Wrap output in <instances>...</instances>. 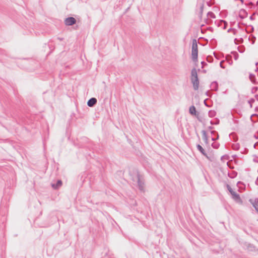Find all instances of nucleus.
<instances>
[{"label": "nucleus", "instance_id": "nucleus-45", "mask_svg": "<svg viewBox=\"0 0 258 258\" xmlns=\"http://www.w3.org/2000/svg\"><path fill=\"white\" fill-rule=\"evenodd\" d=\"M232 30L234 31L235 30L233 29H232V28H230V29H228V32H230Z\"/></svg>", "mask_w": 258, "mask_h": 258}, {"label": "nucleus", "instance_id": "nucleus-50", "mask_svg": "<svg viewBox=\"0 0 258 258\" xmlns=\"http://www.w3.org/2000/svg\"><path fill=\"white\" fill-rule=\"evenodd\" d=\"M255 110L256 111H258V107H256L255 108Z\"/></svg>", "mask_w": 258, "mask_h": 258}, {"label": "nucleus", "instance_id": "nucleus-58", "mask_svg": "<svg viewBox=\"0 0 258 258\" xmlns=\"http://www.w3.org/2000/svg\"><path fill=\"white\" fill-rule=\"evenodd\" d=\"M204 26V24H203V25H201V27H203V26Z\"/></svg>", "mask_w": 258, "mask_h": 258}, {"label": "nucleus", "instance_id": "nucleus-47", "mask_svg": "<svg viewBox=\"0 0 258 258\" xmlns=\"http://www.w3.org/2000/svg\"><path fill=\"white\" fill-rule=\"evenodd\" d=\"M255 98H256V99L258 101V95L256 94L255 95Z\"/></svg>", "mask_w": 258, "mask_h": 258}, {"label": "nucleus", "instance_id": "nucleus-60", "mask_svg": "<svg viewBox=\"0 0 258 258\" xmlns=\"http://www.w3.org/2000/svg\"><path fill=\"white\" fill-rule=\"evenodd\" d=\"M253 147H254V148H255L256 145H254Z\"/></svg>", "mask_w": 258, "mask_h": 258}, {"label": "nucleus", "instance_id": "nucleus-29", "mask_svg": "<svg viewBox=\"0 0 258 258\" xmlns=\"http://www.w3.org/2000/svg\"><path fill=\"white\" fill-rule=\"evenodd\" d=\"M219 122H220V120L219 119H217V120L215 122H213L212 121H210V123L212 125L213 124L217 125L219 123Z\"/></svg>", "mask_w": 258, "mask_h": 258}, {"label": "nucleus", "instance_id": "nucleus-8", "mask_svg": "<svg viewBox=\"0 0 258 258\" xmlns=\"http://www.w3.org/2000/svg\"><path fill=\"white\" fill-rule=\"evenodd\" d=\"M191 83L193 85V88L195 90H198L199 87V80L197 78L193 81H191Z\"/></svg>", "mask_w": 258, "mask_h": 258}, {"label": "nucleus", "instance_id": "nucleus-15", "mask_svg": "<svg viewBox=\"0 0 258 258\" xmlns=\"http://www.w3.org/2000/svg\"><path fill=\"white\" fill-rule=\"evenodd\" d=\"M204 4H202L201 5H200V12L199 13V18L200 19H202V15H203V10H204Z\"/></svg>", "mask_w": 258, "mask_h": 258}, {"label": "nucleus", "instance_id": "nucleus-36", "mask_svg": "<svg viewBox=\"0 0 258 258\" xmlns=\"http://www.w3.org/2000/svg\"><path fill=\"white\" fill-rule=\"evenodd\" d=\"M254 138L255 139H258V131L256 132V133L255 135H254Z\"/></svg>", "mask_w": 258, "mask_h": 258}, {"label": "nucleus", "instance_id": "nucleus-31", "mask_svg": "<svg viewBox=\"0 0 258 258\" xmlns=\"http://www.w3.org/2000/svg\"><path fill=\"white\" fill-rule=\"evenodd\" d=\"M254 158L253 161L255 163H258V156L257 155H254Z\"/></svg>", "mask_w": 258, "mask_h": 258}, {"label": "nucleus", "instance_id": "nucleus-61", "mask_svg": "<svg viewBox=\"0 0 258 258\" xmlns=\"http://www.w3.org/2000/svg\"><path fill=\"white\" fill-rule=\"evenodd\" d=\"M240 1H242V2L243 1V0H240Z\"/></svg>", "mask_w": 258, "mask_h": 258}, {"label": "nucleus", "instance_id": "nucleus-10", "mask_svg": "<svg viewBox=\"0 0 258 258\" xmlns=\"http://www.w3.org/2000/svg\"><path fill=\"white\" fill-rule=\"evenodd\" d=\"M189 112L192 115L196 116L197 114L198 113L197 112L196 108L194 105H192L189 107Z\"/></svg>", "mask_w": 258, "mask_h": 258}, {"label": "nucleus", "instance_id": "nucleus-40", "mask_svg": "<svg viewBox=\"0 0 258 258\" xmlns=\"http://www.w3.org/2000/svg\"><path fill=\"white\" fill-rule=\"evenodd\" d=\"M197 78V79H198V77H191V81H193V80H195Z\"/></svg>", "mask_w": 258, "mask_h": 258}, {"label": "nucleus", "instance_id": "nucleus-14", "mask_svg": "<svg viewBox=\"0 0 258 258\" xmlns=\"http://www.w3.org/2000/svg\"><path fill=\"white\" fill-rule=\"evenodd\" d=\"M202 133L203 135V139L205 143L206 144H208V136H207L206 132L205 130H203L202 131Z\"/></svg>", "mask_w": 258, "mask_h": 258}, {"label": "nucleus", "instance_id": "nucleus-19", "mask_svg": "<svg viewBox=\"0 0 258 258\" xmlns=\"http://www.w3.org/2000/svg\"><path fill=\"white\" fill-rule=\"evenodd\" d=\"M191 77H198L197 74V71L196 68H194L191 70Z\"/></svg>", "mask_w": 258, "mask_h": 258}, {"label": "nucleus", "instance_id": "nucleus-27", "mask_svg": "<svg viewBox=\"0 0 258 258\" xmlns=\"http://www.w3.org/2000/svg\"><path fill=\"white\" fill-rule=\"evenodd\" d=\"M243 41V39L242 38H240V40L239 41H238L237 39V38H235L234 39V42L236 44H238L240 43H241Z\"/></svg>", "mask_w": 258, "mask_h": 258}, {"label": "nucleus", "instance_id": "nucleus-48", "mask_svg": "<svg viewBox=\"0 0 258 258\" xmlns=\"http://www.w3.org/2000/svg\"><path fill=\"white\" fill-rule=\"evenodd\" d=\"M236 146H239V145H236ZM236 150H238L239 149V147H235V148Z\"/></svg>", "mask_w": 258, "mask_h": 258}, {"label": "nucleus", "instance_id": "nucleus-17", "mask_svg": "<svg viewBox=\"0 0 258 258\" xmlns=\"http://www.w3.org/2000/svg\"><path fill=\"white\" fill-rule=\"evenodd\" d=\"M210 44L211 45L212 48H214L217 45V41L215 39L211 40Z\"/></svg>", "mask_w": 258, "mask_h": 258}, {"label": "nucleus", "instance_id": "nucleus-21", "mask_svg": "<svg viewBox=\"0 0 258 258\" xmlns=\"http://www.w3.org/2000/svg\"><path fill=\"white\" fill-rule=\"evenodd\" d=\"M222 54L220 53H216L215 52H214V56L216 58H217V59H220L221 57V55H222Z\"/></svg>", "mask_w": 258, "mask_h": 258}, {"label": "nucleus", "instance_id": "nucleus-11", "mask_svg": "<svg viewBox=\"0 0 258 258\" xmlns=\"http://www.w3.org/2000/svg\"><path fill=\"white\" fill-rule=\"evenodd\" d=\"M211 87L213 90L217 91L218 90V84L217 82H213L211 84Z\"/></svg>", "mask_w": 258, "mask_h": 258}, {"label": "nucleus", "instance_id": "nucleus-35", "mask_svg": "<svg viewBox=\"0 0 258 258\" xmlns=\"http://www.w3.org/2000/svg\"><path fill=\"white\" fill-rule=\"evenodd\" d=\"M223 61H224L223 60L221 61V62H220V67H221V68H222V69H224V68H225V67H224V66H223V64H222V63L223 62Z\"/></svg>", "mask_w": 258, "mask_h": 258}, {"label": "nucleus", "instance_id": "nucleus-53", "mask_svg": "<svg viewBox=\"0 0 258 258\" xmlns=\"http://www.w3.org/2000/svg\"><path fill=\"white\" fill-rule=\"evenodd\" d=\"M254 145H258V142L254 144Z\"/></svg>", "mask_w": 258, "mask_h": 258}, {"label": "nucleus", "instance_id": "nucleus-18", "mask_svg": "<svg viewBox=\"0 0 258 258\" xmlns=\"http://www.w3.org/2000/svg\"><path fill=\"white\" fill-rule=\"evenodd\" d=\"M249 202L250 203V204H252V206L254 207L255 206V204H256L258 206V198L255 199V200H253L251 199H250L249 200Z\"/></svg>", "mask_w": 258, "mask_h": 258}, {"label": "nucleus", "instance_id": "nucleus-34", "mask_svg": "<svg viewBox=\"0 0 258 258\" xmlns=\"http://www.w3.org/2000/svg\"><path fill=\"white\" fill-rule=\"evenodd\" d=\"M201 64H202V68H203L205 66L207 65V63L206 62L204 61L201 62Z\"/></svg>", "mask_w": 258, "mask_h": 258}, {"label": "nucleus", "instance_id": "nucleus-44", "mask_svg": "<svg viewBox=\"0 0 258 258\" xmlns=\"http://www.w3.org/2000/svg\"><path fill=\"white\" fill-rule=\"evenodd\" d=\"M255 184L258 185V177H257L256 180H255Z\"/></svg>", "mask_w": 258, "mask_h": 258}, {"label": "nucleus", "instance_id": "nucleus-4", "mask_svg": "<svg viewBox=\"0 0 258 258\" xmlns=\"http://www.w3.org/2000/svg\"><path fill=\"white\" fill-rule=\"evenodd\" d=\"M215 23H217L218 27L221 26L222 29L224 30L226 29L228 25L227 22L223 20L216 21Z\"/></svg>", "mask_w": 258, "mask_h": 258}, {"label": "nucleus", "instance_id": "nucleus-5", "mask_svg": "<svg viewBox=\"0 0 258 258\" xmlns=\"http://www.w3.org/2000/svg\"><path fill=\"white\" fill-rule=\"evenodd\" d=\"M97 102V99L94 97H92L88 100L87 102V105L89 107H93L96 104Z\"/></svg>", "mask_w": 258, "mask_h": 258}, {"label": "nucleus", "instance_id": "nucleus-3", "mask_svg": "<svg viewBox=\"0 0 258 258\" xmlns=\"http://www.w3.org/2000/svg\"><path fill=\"white\" fill-rule=\"evenodd\" d=\"M76 23V19L72 17H68L64 20V24L67 26H72Z\"/></svg>", "mask_w": 258, "mask_h": 258}, {"label": "nucleus", "instance_id": "nucleus-39", "mask_svg": "<svg viewBox=\"0 0 258 258\" xmlns=\"http://www.w3.org/2000/svg\"><path fill=\"white\" fill-rule=\"evenodd\" d=\"M199 113H197V115L196 116L197 118V119L200 121H201V119H200V118L199 117Z\"/></svg>", "mask_w": 258, "mask_h": 258}, {"label": "nucleus", "instance_id": "nucleus-56", "mask_svg": "<svg viewBox=\"0 0 258 258\" xmlns=\"http://www.w3.org/2000/svg\"><path fill=\"white\" fill-rule=\"evenodd\" d=\"M209 29H210V30H212V28L210 27Z\"/></svg>", "mask_w": 258, "mask_h": 258}, {"label": "nucleus", "instance_id": "nucleus-23", "mask_svg": "<svg viewBox=\"0 0 258 258\" xmlns=\"http://www.w3.org/2000/svg\"><path fill=\"white\" fill-rule=\"evenodd\" d=\"M207 16L212 18H215V15L212 12H209L207 13Z\"/></svg>", "mask_w": 258, "mask_h": 258}, {"label": "nucleus", "instance_id": "nucleus-24", "mask_svg": "<svg viewBox=\"0 0 258 258\" xmlns=\"http://www.w3.org/2000/svg\"><path fill=\"white\" fill-rule=\"evenodd\" d=\"M231 53L233 54L234 59L237 60L239 56L238 53L236 51H232Z\"/></svg>", "mask_w": 258, "mask_h": 258}, {"label": "nucleus", "instance_id": "nucleus-7", "mask_svg": "<svg viewBox=\"0 0 258 258\" xmlns=\"http://www.w3.org/2000/svg\"><path fill=\"white\" fill-rule=\"evenodd\" d=\"M247 13L245 10L242 9L239 11V17L241 19H244L245 18L247 17Z\"/></svg>", "mask_w": 258, "mask_h": 258}, {"label": "nucleus", "instance_id": "nucleus-55", "mask_svg": "<svg viewBox=\"0 0 258 258\" xmlns=\"http://www.w3.org/2000/svg\"><path fill=\"white\" fill-rule=\"evenodd\" d=\"M209 29H210V30H212V28L210 27Z\"/></svg>", "mask_w": 258, "mask_h": 258}, {"label": "nucleus", "instance_id": "nucleus-33", "mask_svg": "<svg viewBox=\"0 0 258 258\" xmlns=\"http://www.w3.org/2000/svg\"><path fill=\"white\" fill-rule=\"evenodd\" d=\"M206 95L207 96L211 97V95H212V93H211V92H210L209 91H207L206 92Z\"/></svg>", "mask_w": 258, "mask_h": 258}, {"label": "nucleus", "instance_id": "nucleus-30", "mask_svg": "<svg viewBox=\"0 0 258 258\" xmlns=\"http://www.w3.org/2000/svg\"><path fill=\"white\" fill-rule=\"evenodd\" d=\"M257 87H254L251 89L252 93H255L257 91Z\"/></svg>", "mask_w": 258, "mask_h": 258}, {"label": "nucleus", "instance_id": "nucleus-41", "mask_svg": "<svg viewBox=\"0 0 258 258\" xmlns=\"http://www.w3.org/2000/svg\"><path fill=\"white\" fill-rule=\"evenodd\" d=\"M207 99H205V100H204V104H205V105L206 106L210 107L209 105H208L207 104V103H206V101H207Z\"/></svg>", "mask_w": 258, "mask_h": 258}, {"label": "nucleus", "instance_id": "nucleus-38", "mask_svg": "<svg viewBox=\"0 0 258 258\" xmlns=\"http://www.w3.org/2000/svg\"><path fill=\"white\" fill-rule=\"evenodd\" d=\"M199 113H197V115L196 116L197 118V119L200 121H201V119H200V118L199 117Z\"/></svg>", "mask_w": 258, "mask_h": 258}, {"label": "nucleus", "instance_id": "nucleus-26", "mask_svg": "<svg viewBox=\"0 0 258 258\" xmlns=\"http://www.w3.org/2000/svg\"><path fill=\"white\" fill-rule=\"evenodd\" d=\"M220 144L218 143H212V146L214 149H218L219 147Z\"/></svg>", "mask_w": 258, "mask_h": 258}, {"label": "nucleus", "instance_id": "nucleus-2", "mask_svg": "<svg viewBox=\"0 0 258 258\" xmlns=\"http://www.w3.org/2000/svg\"><path fill=\"white\" fill-rule=\"evenodd\" d=\"M191 57L194 62L198 61V47L197 40L194 39L192 42Z\"/></svg>", "mask_w": 258, "mask_h": 258}, {"label": "nucleus", "instance_id": "nucleus-20", "mask_svg": "<svg viewBox=\"0 0 258 258\" xmlns=\"http://www.w3.org/2000/svg\"><path fill=\"white\" fill-rule=\"evenodd\" d=\"M216 114V112L214 110H210L208 112V115L210 117H214Z\"/></svg>", "mask_w": 258, "mask_h": 258}, {"label": "nucleus", "instance_id": "nucleus-42", "mask_svg": "<svg viewBox=\"0 0 258 258\" xmlns=\"http://www.w3.org/2000/svg\"><path fill=\"white\" fill-rule=\"evenodd\" d=\"M209 21H210V20L209 19H205L206 23L208 24Z\"/></svg>", "mask_w": 258, "mask_h": 258}, {"label": "nucleus", "instance_id": "nucleus-28", "mask_svg": "<svg viewBox=\"0 0 258 258\" xmlns=\"http://www.w3.org/2000/svg\"><path fill=\"white\" fill-rule=\"evenodd\" d=\"M238 50L240 53H242L244 51V47H238Z\"/></svg>", "mask_w": 258, "mask_h": 258}, {"label": "nucleus", "instance_id": "nucleus-22", "mask_svg": "<svg viewBox=\"0 0 258 258\" xmlns=\"http://www.w3.org/2000/svg\"><path fill=\"white\" fill-rule=\"evenodd\" d=\"M206 60L209 62H212L213 61V57L211 55H208L207 56Z\"/></svg>", "mask_w": 258, "mask_h": 258}, {"label": "nucleus", "instance_id": "nucleus-37", "mask_svg": "<svg viewBox=\"0 0 258 258\" xmlns=\"http://www.w3.org/2000/svg\"><path fill=\"white\" fill-rule=\"evenodd\" d=\"M255 206H256V207L255 206H254V208L255 209V211L258 212V206L255 204Z\"/></svg>", "mask_w": 258, "mask_h": 258}, {"label": "nucleus", "instance_id": "nucleus-6", "mask_svg": "<svg viewBox=\"0 0 258 258\" xmlns=\"http://www.w3.org/2000/svg\"><path fill=\"white\" fill-rule=\"evenodd\" d=\"M51 185L53 189H57L62 185V181L60 179L57 180L56 183H52Z\"/></svg>", "mask_w": 258, "mask_h": 258}, {"label": "nucleus", "instance_id": "nucleus-49", "mask_svg": "<svg viewBox=\"0 0 258 258\" xmlns=\"http://www.w3.org/2000/svg\"><path fill=\"white\" fill-rule=\"evenodd\" d=\"M236 146H239V145H236ZM236 150H238L239 149V147H235V148Z\"/></svg>", "mask_w": 258, "mask_h": 258}, {"label": "nucleus", "instance_id": "nucleus-32", "mask_svg": "<svg viewBox=\"0 0 258 258\" xmlns=\"http://www.w3.org/2000/svg\"><path fill=\"white\" fill-rule=\"evenodd\" d=\"M227 189L228 190V191L230 192V193H232V192L233 191V189H232V188L230 187V185H227Z\"/></svg>", "mask_w": 258, "mask_h": 258}, {"label": "nucleus", "instance_id": "nucleus-54", "mask_svg": "<svg viewBox=\"0 0 258 258\" xmlns=\"http://www.w3.org/2000/svg\"><path fill=\"white\" fill-rule=\"evenodd\" d=\"M250 19H251V20L253 19L252 16L250 17Z\"/></svg>", "mask_w": 258, "mask_h": 258}, {"label": "nucleus", "instance_id": "nucleus-12", "mask_svg": "<svg viewBox=\"0 0 258 258\" xmlns=\"http://www.w3.org/2000/svg\"><path fill=\"white\" fill-rule=\"evenodd\" d=\"M231 195L232 196V198L235 201H238L240 200V197L239 194H237L236 192L233 191L232 193H231Z\"/></svg>", "mask_w": 258, "mask_h": 258}, {"label": "nucleus", "instance_id": "nucleus-1", "mask_svg": "<svg viewBox=\"0 0 258 258\" xmlns=\"http://www.w3.org/2000/svg\"><path fill=\"white\" fill-rule=\"evenodd\" d=\"M134 175L130 173L132 180L133 181V184L137 185L139 189L141 191H144V179L142 175H141L138 171L135 170L134 171Z\"/></svg>", "mask_w": 258, "mask_h": 258}, {"label": "nucleus", "instance_id": "nucleus-52", "mask_svg": "<svg viewBox=\"0 0 258 258\" xmlns=\"http://www.w3.org/2000/svg\"><path fill=\"white\" fill-rule=\"evenodd\" d=\"M203 73H206V70H204L203 71Z\"/></svg>", "mask_w": 258, "mask_h": 258}, {"label": "nucleus", "instance_id": "nucleus-9", "mask_svg": "<svg viewBox=\"0 0 258 258\" xmlns=\"http://www.w3.org/2000/svg\"><path fill=\"white\" fill-rule=\"evenodd\" d=\"M197 148L198 151H199L202 155H203L204 156L208 158V156L207 153H206L205 151L200 144L197 145Z\"/></svg>", "mask_w": 258, "mask_h": 258}, {"label": "nucleus", "instance_id": "nucleus-51", "mask_svg": "<svg viewBox=\"0 0 258 258\" xmlns=\"http://www.w3.org/2000/svg\"><path fill=\"white\" fill-rule=\"evenodd\" d=\"M58 39L59 40H60V41H61V40H63V38H58Z\"/></svg>", "mask_w": 258, "mask_h": 258}, {"label": "nucleus", "instance_id": "nucleus-25", "mask_svg": "<svg viewBox=\"0 0 258 258\" xmlns=\"http://www.w3.org/2000/svg\"><path fill=\"white\" fill-rule=\"evenodd\" d=\"M254 101H255V100H254V99H253V98H251V99H250L248 101V103H249V105H250V108H252V103H253V102H254Z\"/></svg>", "mask_w": 258, "mask_h": 258}, {"label": "nucleus", "instance_id": "nucleus-43", "mask_svg": "<svg viewBox=\"0 0 258 258\" xmlns=\"http://www.w3.org/2000/svg\"><path fill=\"white\" fill-rule=\"evenodd\" d=\"M252 116H257V117H258V114H253L251 115V117H252Z\"/></svg>", "mask_w": 258, "mask_h": 258}, {"label": "nucleus", "instance_id": "nucleus-57", "mask_svg": "<svg viewBox=\"0 0 258 258\" xmlns=\"http://www.w3.org/2000/svg\"><path fill=\"white\" fill-rule=\"evenodd\" d=\"M257 64H258V62H256V63H255V65L256 66V65H257Z\"/></svg>", "mask_w": 258, "mask_h": 258}, {"label": "nucleus", "instance_id": "nucleus-13", "mask_svg": "<svg viewBox=\"0 0 258 258\" xmlns=\"http://www.w3.org/2000/svg\"><path fill=\"white\" fill-rule=\"evenodd\" d=\"M211 134L215 136L216 137H213L212 138V140L213 141H215L217 140H218L219 139V135H218V133H217V132H216V131H212L211 132Z\"/></svg>", "mask_w": 258, "mask_h": 258}, {"label": "nucleus", "instance_id": "nucleus-16", "mask_svg": "<svg viewBox=\"0 0 258 258\" xmlns=\"http://www.w3.org/2000/svg\"><path fill=\"white\" fill-rule=\"evenodd\" d=\"M249 78L250 79V80L254 84H255L256 83V79H255V76L253 74H249Z\"/></svg>", "mask_w": 258, "mask_h": 258}, {"label": "nucleus", "instance_id": "nucleus-59", "mask_svg": "<svg viewBox=\"0 0 258 258\" xmlns=\"http://www.w3.org/2000/svg\"><path fill=\"white\" fill-rule=\"evenodd\" d=\"M258 71V68H256V71Z\"/></svg>", "mask_w": 258, "mask_h": 258}, {"label": "nucleus", "instance_id": "nucleus-46", "mask_svg": "<svg viewBox=\"0 0 258 258\" xmlns=\"http://www.w3.org/2000/svg\"><path fill=\"white\" fill-rule=\"evenodd\" d=\"M209 130H212L213 128V127L212 126H210L208 127Z\"/></svg>", "mask_w": 258, "mask_h": 258}]
</instances>
